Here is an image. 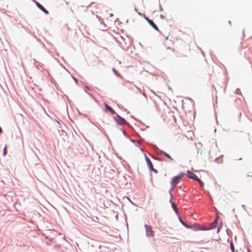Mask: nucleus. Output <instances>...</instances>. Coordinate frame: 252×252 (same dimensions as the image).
<instances>
[{
	"instance_id": "22",
	"label": "nucleus",
	"mask_w": 252,
	"mask_h": 252,
	"mask_svg": "<svg viewBox=\"0 0 252 252\" xmlns=\"http://www.w3.org/2000/svg\"><path fill=\"white\" fill-rule=\"evenodd\" d=\"M248 251H249V252H250V250H248Z\"/></svg>"
},
{
	"instance_id": "7",
	"label": "nucleus",
	"mask_w": 252,
	"mask_h": 252,
	"mask_svg": "<svg viewBox=\"0 0 252 252\" xmlns=\"http://www.w3.org/2000/svg\"><path fill=\"white\" fill-rule=\"evenodd\" d=\"M188 173L189 174L188 175V177L189 178L193 179V180H194L195 181H197V179H198L197 176L195 174H194L193 173H192L191 172H190V171H188Z\"/></svg>"
},
{
	"instance_id": "14",
	"label": "nucleus",
	"mask_w": 252,
	"mask_h": 252,
	"mask_svg": "<svg viewBox=\"0 0 252 252\" xmlns=\"http://www.w3.org/2000/svg\"><path fill=\"white\" fill-rule=\"evenodd\" d=\"M230 248H231V251L232 252H234V245L232 242L230 243Z\"/></svg>"
},
{
	"instance_id": "6",
	"label": "nucleus",
	"mask_w": 252,
	"mask_h": 252,
	"mask_svg": "<svg viewBox=\"0 0 252 252\" xmlns=\"http://www.w3.org/2000/svg\"><path fill=\"white\" fill-rule=\"evenodd\" d=\"M146 20L148 21L149 24L156 30L158 31V27L153 22V21L148 18H146Z\"/></svg>"
},
{
	"instance_id": "19",
	"label": "nucleus",
	"mask_w": 252,
	"mask_h": 252,
	"mask_svg": "<svg viewBox=\"0 0 252 252\" xmlns=\"http://www.w3.org/2000/svg\"><path fill=\"white\" fill-rule=\"evenodd\" d=\"M168 37V36L166 37V38H165V41H167Z\"/></svg>"
},
{
	"instance_id": "13",
	"label": "nucleus",
	"mask_w": 252,
	"mask_h": 252,
	"mask_svg": "<svg viewBox=\"0 0 252 252\" xmlns=\"http://www.w3.org/2000/svg\"><path fill=\"white\" fill-rule=\"evenodd\" d=\"M181 223L187 228H190V226L188 225L186 222L183 221L182 220H180Z\"/></svg>"
},
{
	"instance_id": "18",
	"label": "nucleus",
	"mask_w": 252,
	"mask_h": 252,
	"mask_svg": "<svg viewBox=\"0 0 252 252\" xmlns=\"http://www.w3.org/2000/svg\"><path fill=\"white\" fill-rule=\"evenodd\" d=\"M2 131L1 127L0 126V133H1Z\"/></svg>"
},
{
	"instance_id": "5",
	"label": "nucleus",
	"mask_w": 252,
	"mask_h": 252,
	"mask_svg": "<svg viewBox=\"0 0 252 252\" xmlns=\"http://www.w3.org/2000/svg\"><path fill=\"white\" fill-rule=\"evenodd\" d=\"M145 159H146L147 163V164L148 165V167H149L150 170L151 171H155V169L153 167V164H152L151 161L150 160V159H149V158H148L147 157L145 156Z\"/></svg>"
},
{
	"instance_id": "1",
	"label": "nucleus",
	"mask_w": 252,
	"mask_h": 252,
	"mask_svg": "<svg viewBox=\"0 0 252 252\" xmlns=\"http://www.w3.org/2000/svg\"><path fill=\"white\" fill-rule=\"evenodd\" d=\"M184 173H181L179 174L178 175L174 176L172 179V181L171 182V184L172 186V188L174 189L177 185L180 182V181L182 180V179L184 176Z\"/></svg>"
},
{
	"instance_id": "10",
	"label": "nucleus",
	"mask_w": 252,
	"mask_h": 252,
	"mask_svg": "<svg viewBox=\"0 0 252 252\" xmlns=\"http://www.w3.org/2000/svg\"><path fill=\"white\" fill-rule=\"evenodd\" d=\"M161 153H162V154H163V155H164V156H165V157H166L167 158H168L169 159V160H170V161H172V160H173V158H172L171 157V156H170L168 154H167V153H166V152H164V151H162V152H161Z\"/></svg>"
},
{
	"instance_id": "9",
	"label": "nucleus",
	"mask_w": 252,
	"mask_h": 252,
	"mask_svg": "<svg viewBox=\"0 0 252 252\" xmlns=\"http://www.w3.org/2000/svg\"><path fill=\"white\" fill-rule=\"evenodd\" d=\"M217 223L218 220L216 219L211 224H210V227L209 228H208L209 229H213L215 228L217 226Z\"/></svg>"
},
{
	"instance_id": "11",
	"label": "nucleus",
	"mask_w": 252,
	"mask_h": 252,
	"mask_svg": "<svg viewBox=\"0 0 252 252\" xmlns=\"http://www.w3.org/2000/svg\"><path fill=\"white\" fill-rule=\"evenodd\" d=\"M172 206L173 208V209L175 210L176 213H178V209L177 208V206L174 202L172 203Z\"/></svg>"
},
{
	"instance_id": "8",
	"label": "nucleus",
	"mask_w": 252,
	"mask_h": 252,
	"mask_svg": "<svg viewBox=\"0 0 252 252\" xmlns=\"http://www.w3.org/2000/svg\"><path fill=\"white\" fill-rule=\"evenodd\" d=\"M104 106L106 110L109 111L112 114H115L116 113L115 111L108 104H104Z\"/></svg>"
},
{
	"instance_id": "2",
	"label": "nucleus",
	"mask_w": 252,
	"mask_h": 252,
	"mask_svg": "<svg viewBox=\"0 0 252 252\" xmlns=\"http://www.w3.org/2000/svg\"><path fill=\"white\" fill-rule=\"evenodd\" d=\"M145 227L146 231V235L149 237H153L154 235V231L152 230V227L148 225H145Z\"/></svg>"
},
{
	"instance_id": "16",
	"label": "nucleus",
	"mask_w": 252,
	"mask_h": 252,
	"mask_svg": "<svg viewBox=\"0 0 252 252\" xmlns=\"http://www.w3.org/2000/svg\"><path fill=\"white\" fill-rule=\"evenodd\" d=\"M7 154V151H6V146H5L4 149H3V155L4 156H5Z\"/></svg>"
},
{
	"instance_id": "17",
	"label": "nucleus",
	"mask_w": 252,
	"mask_h": 252,
	"mask_svg": "<svg viewBox=\"0 0 252 252\" xmlns=\"http://www.w3.org/2000/svg\"><path fill=\"white\" fill-rule=\"evenodd\" d=\"M87 90H89V88L88 87L86 86L85 87V91H87Z\"/></svg>"
},
{
	"instance_id": "4",
	"label": "nucleus",
	"mask_w": 252,
	"mask_h": 252,
	"mask_svg": "<svg viewBox=\"0 0 252 252\" xmlns=\"http://www.w3.org/2000/svg\"><path fill=\"white\" fill-rule=\"evenodd\" d=\"M34 2H35V4L36 5L37 7L39 9H40L42 11H43L46 14H49L48 11L47 9H46L42 4H41L40 3H39L38 2H37L36 1H34Z\"/></svg>"
},
{
	"instance_id": "21",
	"label": "nucleus",
	"mask_w": 252,
	"mask_h": 252,
	"mask_svg": "<svg viewBox=\"0 0 252 252\" xmlns=\"http://www.w3.org/2000/svg\"><path fill=\"white\" fill-rule=\"evenodd\" d=\"M113 70L114 72H115V69H113Z\"/></svg>"
},
{
	"instance_id": "15",
	"label": "nucleus",
	"mask_w": 252,
	"mask_h": 252,
	"mask_svg": "<svg viewBox=\"0 0 252 252\" xmlns=\"http://www.w3.org/2000/svg\"><path fill=\"white\" fill-rule=\"evenodd\" d=\"M199 229H200V230H208L209 229L208 228H205L203 226H199Z\"/></svg>"
},
{
	"instance_id": "20",
	"label": "nucleus",
	"mask_w": 252,
	"mask_h": 252,
	"mask_svg": "<svg viewBox=\"0 0 252 252\" xmlns=\"http://www.w3.org/2000/svg\"><path fill=\"white\" fill-rule=\"evenodd\" d=\"M60 64L62 66H63V65L62 63H60Z\"/></svg>"
},
{
	"instance_id": "12",
	"label": "nucleus",
	"mask_w": 252,
	"mask_h": 252,
	"mask_svg": "<svg viewBox=\"0 0 252 252\" xmlns=\"http://www.w3.org/2000/svg\"><path fill=\"white\" fill-rule=\"evenodd\" d=\"M196 181L198 182L200 184V185L201 187H203L204 186L203 182L200 179H199V178L197 179Z\"/></svg>"
},
{
	"instance_id": "3",
	"label": "nucleus",
	"mask_w": 252,
	"mask_h": 252,
	"mask_svg": "<svg viewBox=\"0 0 252 252\" xmlns=\"http://www.w3.org/2000/svg\"><path fill=\"white\" fill-rule=\"evenodd\" d=\"M114 119L118 125H123L126 123V120L120 117L118 115H117V117H114Z\"/></svg>"
}]
</instances>
